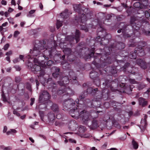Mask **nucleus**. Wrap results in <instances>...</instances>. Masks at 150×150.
<instances>
[{
  "label": "nucleus",
  "instance_id": "f257e3e1",
  "mask_svg": "<svg viewBox=\"0 0 150 150\" xmlns=\"http://www.w3.org/2000/svg\"><path fill=\"white\" fill-rule=\"evenodd\" d=\"M125 44L121 42H115L113 44H111L108 47H105L103 49H100V53H96V57L94 55L95 48L92 47L91 49L87 48H83L80 50V52L78 55L80 57L90 58L93 57L94 59H96L97 57H100V60L102 62V65L105 66L108 64H111L112 59L110 57L107 56L110 54L112 50H122L125 47Z\"/></svg>",
  "mask_w": 150,
  "mask_h": 150
},
{
  "label": "nucleus",
  "instance_id": "f03ea898",
  "mask_svg": "<svg viewBox=\"0 0 150 150\" xmlns=\"http://www.w3.org/2000/svg\"><path fill=\"white\" fill-rule=\"evenodd\" d=\"M63 108L66 110H70L71 112L74 114L75 115L82 118V120L84 123L87 124L89 120V116L90 114L88 112L84 110L80 112L79 110V106L77 105L78 107H75L76 104L75 102L73 99L70 98L64 100L62 103Z\"/></svg>",
  "mask_w": 150,
  "mask_h": 150
},
{
  "label": "nucleus",
  "instance_id": "7ed1b4c3",
  "mask_svg": "<svg viewBox=\"0 0 150 150\" xmlns=\"http://www.w3.org/2000/svg\"><path fill=\"white\" fill-rule=\"evenodd\" d=\"M130 23L132 27L133 33H135V31L138 32V31L139 30L140 32L147 36L150 35V24L146 22L145 23L146 29L142 28L140 29L141 25V22L136 20V18L132 16L130 18Z\"/></svg>",
  "mask_w": 150,
  "mask_h": 150
},
{
  "label": "nucleus",
  "instance_id": "20e7f679",
  "mask_svg": "<svg viewBox=\"0 0 150 150\" xmlns=\"http://www.w3.org/2000/svg\"><path fill=\"white\" fill-rule=\"evenodd\" d=\"M147 45L146 43L144 41H140L138 42L137 47L136 48L134 52H130L129 57V58L132 59H135L137 55L142 57L145 54L144 50V47Z\"/></svg>",
  "mask_w": 150,
  "mask_h": 150
},
{
  "label": "nucleus",
  "instance_id": "39448f33",
  "mask_svg": "<svg viewBox=\"0 0 150 150\" xmlns=\"http://www.w3.org/2000/svg\"><path fill=\"white\" fill-rule=\"evenodd\" d=\"M45 49L44 45H42L41 43L39 45L36 44L34 47L33 51L31 49L30 50V52L32 56L34 57L38 56V60H40L39 59L40 57H41L42 53V51Z\"/></svg>",
  "mask_w": 150,
  "mask_h": 150
},
{
  "label": "nucleus",
  "instance_id": "423d86ee",
  "mask_svg": "<svg viewBox=\"0 0 150 150\" xmlns=\"http://www.w3.org/2000/svg\"><path fill=\"white\" fill-rule=\"evenodd\" d=\"M113 83L111 81L107 79L105 80V82L103 83V85L105 86L102 91L103 98H108L109 97L110 92L109 91V89L108 88L112 85Z\"/></svg>",
  "mask_w": 150,
  "mask_h": 150
},
{
  "label": "nucleus",
  "instance_id": "0eeeda50",
  "mask_svg": "<svg viewBox=\"0 0 150 150\" xmlns=\"http://www.w3.org/2000/svg\"><path fill=\"white\" fill-rule=\"evenodd\" d=\"M63 69L65 70L68 71L67 73L69 74V75L71 78V77L74 75V76L71 78L73 81L74 82V83L77 82L76 77V75L74 72L71 69V65L67 62L62 61L61 63Z\"/></svg>",
  "mask_w": 150,
  "mask_h": 150
},
{
  "label": "nucleus",
  "instance_id": "6e6552de",
  "mask_svg": "<svg viewBox=\"0 0 150 150\" xmlns=\"http://www.w3.org/2000/svg\"><path fill=\"white\" fill-rule=\"evenodd\" d=\"M74 76H72L71 78L68 75V76H62L61 78H60V81H58L57 82L58 84L61 86H64V87H66V85L69 83L70 82L72 84H75L77 82L74 83V81L71 78V77H73Z\"/></svg>",
  "mask_w": 150,
  "mask_h": 150
},
{
  "label": "nucleus",
  "instance_id": "1a4fd4ad",
  "mask_svg": "<svg viewBox=\"0 0 150 150\" xmlns=\"http://www.w3.org/2000/svg\"><path fill=\"white\" fill-rule=\"evenodd\" d=\"M44 51H42V53L41 55V57L43 56L45 59L48 60L49 58H52L53 54H55L56 52V49L52 47L51 49H48L46 47Z\"/></svg>",
  "mask_w": 150,
  "mask_h": 150
},
{
  "label": "nucleus",
  "instance_id": "9d476101",
  "mask_svg": "<svg viewBox=\"0 0 150 150\" xmlns=\"http://www.w3.org/2000/svg\"><path fill=\"white\" fill-rule=\"evenodd\" d=\"M57 93L58 95L63 94V98H64L65 96L68 98L74 95V92L70 87H65L57 91Z\"/></svg>",
  "mask_w": 150,
  "mask_h": 150
},
{
  "label": "nucleus",
  "instance_id": "9b49d317",
  "mask_svg": "<svg viewBox=\"0 0 150 150\" xmlns=\"http://www.w3.org/2000/svg\"><path fill=\"white\" fill-rule=\"evenodd\" d=\"M50 98L51 96L47 91L45 90L42 91L39 96V102L42 104H45Z\"/></svg>",
  "mask_w": 150,
  "mask_h": 150
},
{
  "label": "nucleus",
  "instance_id": "f8f14e48",
  "mask_svg": "<svg viewBox=\"0 0 150 150\" xmlns=\"http://www.w3.org/2000/svg\"><path fill=\"white\" fill-rule=\"evenodd\" d=\"M80 33L79 30H76L75 37L73 35H68L66 36L65 38L66 41L71 42L72 41L75 40L76 43H77L80 40Z\"/></svg>",
  "mask_w": 150,
  "mask_h": 150
},
{
  "label": "nucleus",
  "instance_id": "ddd939ff",
  "mask_svg": "<svg viewBox=\"0 0 150 150\" xmlns=\"http://www.w3.org/2000/svg\"><path fill=\"white\" fill-rule=\"evenodd\" d=\"M92 100H90L87 99L84 100V96L83 94L80 95L79 96V98H77L76 100V102L78 104H80L82 106L83 104L84 103L85 104H90L91 105H92Z\"/></svg>",
  "mask_w": 150,
  "mask_h": 150
},
{
  "label": "nucleus",
  "instance_id": "4468645a",
  "mask_svg": "<svg viewBox=\"0 0 150 150\" xmlns=\"http://www.w3.org/2000/svg\"><path fill=\"white\" fill-rule=\"evenodd\" d=\"M64 43L61 42L59 44V46L61 48L63 49V51L64 54L69 55L67 57L68 60L70 62H73L74 60V59L70 58L71 56H69L72 52L71 49L70 48L66 47V46H65V47H64Z\"/></svg>",
  "mask_w": 150,
  "mask_h": 150
},
{
  "label": "nucleus",
  "instance_id": "2eb2a0df",
  "mask_svg": "<svg viewBox=\"0 0 150 150\" xmlns=\"http://www.w3.org/2000/svg\"><path fill=\"white\" fill-rule=\"evenodd\" d=\"M53 68L54 69V71L52 73L53 77L54 78L58 79H59L60 80V78L62 76V74L60 72L59 68L56 67H54Z\"/></svg>",
  "mask_w": 150,
  "mask_h": 150
},
{
  "label": "nucleus",
  "instance_id": "dca6fc26",
  "mask_svg": "<svg viewBox=\"0 0 150 150\" xmlns=\"http://www.w3.org/2000/svg\"><path fill=\"white\" fill-rule=\"evenodd\" d=\"M104 37L105 38H101V42L100 43V44L101 45H106L109 43V39L111 38V35L109 34L106 35Z\"/></svg>",
  "mask_w": 150,
  "mask_h": 150
},
{
  "label": "nucleus",
  "instance_id": "f3484780",
  "mask_svg": "<svg viewBox=\"0 0 150 150\" xmlns=\"http://www.w3.org/2000/svg\"><path fill=\"white\" fill-rule=\"evenodd\" d=\"M136 62L142 69H145L147 68V64L144 60L141 59H138L136 60Z\"/></svg>",
  "mask_w": 150,
  "mask_h": 150
},
{
  "label": "nucleus",
  "instance_id": "a211bd4d",
  "mask_svg": "<svg viewBox=\"0 0 150 150\" xmlns=\"http://www.w3.org/2000/svg\"><path fill=\"white\" fill-rule=\"evenodd\" d=\"M52 78H49L47 80V83L50 84L49 88H51L52 91H55L57 88V85L55 83L52 82Z\"/></svg>",
  "mask_w": 150,
  "mask_h": 150
},
{
  "label": "nucleus",
  "instance_id": "6ab92c4d",
  "mask_svg": "<svg viewBox=\"0 0 150 150\" xmlns=\"http://www.w3.org/2000/svg\"><path fill=\"white\" fill-rule=\"evenodd\" d=\"M139 105L142 107H144L147 105L148 102L145 100V99L142 97H140L138 99Z\"/></svg>",
  "mask_w": 150,
  "mask_h": 150
},
{
  "label": "nucleus",
  "instance_id": "aec40b11",
  "mask_svg": "<svg viewBox=\"0 0 150 150\" xmlns=\"http://www.w3.org/2000/svg\"><path fill=\"white\" fill-rule=\"evenodd\" d=\"M139 12H141L144 15L145 17L148 19H150V8L148 10H144L142 9H140L138 11Z\"/></svg>",
  "mask_w": 150,
  "mask_h": 150
},
{
  "label": "nucleus",
  "instance_id": "412c9836",
  "mask_svg": "<svg viewBox=\"0 0 150 150\" xmlns=\"http://www.w3.org/2000/svg\"><path fill=\"white\" fill-rule=\"evenodd\" d=\"M133 6L136 8H139L140 9H146L147 6L141 4L139 2H137L133 4Z\"/></svg>",
  "mask_w": 150,
  "mask_h": 150
},
{
  "label": "nucleus",
  "instance_id": "4be33fe9",
  "mask_svg": "<svg viewBox=\"0 0 150 150\" xmlns=\"http://www.w3.org/2000/svg\"><path fill=\"white\" fill-rule=\"evenodd\" d=\"M98 88L93 89L92 87H89L87 89V92L88 94L95 95L96 93V92L98 91Z\"/></svg>",
  "mask_w": 150,
  "mask_h": 150
},
{
  "label": "nucleus",
  "instance_id": "5701e85b",
  "mask_svg": "<svg viewBox=\"0 0 150 150\" xmlns=\"http://www.w3.org/2000/svg\"><path fill=\"white\" fill-rule=\"evenodd\" d=\"M74 8L75 11L78 12L79 14L81 13L82 11L81 5V4H75L74 5Z\"/></svg>",
  "mask_w": 150,
  "mask_h": 150
},
{
  "label": "nucleus",
  "instance_id": "b1692460",
  "mask_svg": "<svg viewBox=\"0 0 150 150\" xmlns=\"http://www.w3.org/2000/svg\"><path fill=\"white\" fill-rule=\"evenodd\" d=\"M78 21L81 23H84L87 20L86 16L84 13L81 14V16L80 17L78 20Z\"/></svg>",
  "mask_w": 150,
  "mask_h": 150
},
{
  "label": "nucleus",
  "instance_id": "393cba45",
  "mask_svg": "<svg viewBox=\"0 0 150 150\" xmlns=\"http://www.w3.org/2000/svg\"><path fill=\"white\" fill-rule=\"evenodd\" d=\"M41 70V66L35 64L33 65V67L31 69V71L35 73L36 72L40 71Z\"/></svg>",
  "mask_w": 150,
  "mask_h": 150
},
{
  "label": "nucleus",
  "instance_id": "a878e982",
  "mask_svg": "<svg viewBox=\"0 0 150 150\" xmlns=\"http://www.w3.org/2000/svg\"><path fill=\"white\" fill-rule=\"evenodd\" d=\"M48 117L50 122H53L55 119V115L52 112H50L48 114Z\"/></svg>",
  "mask_w": 150,
  "mask_h": 150
},
{
  "label": "nucleus",
  "instance_id": "bb28decb",
  "mask_svg": "<svg viewBox=\"0 0 150 150\" xmlns=\"http://www.w3.org/2000/svg\"><path fill=\"white\" fill-rule=\"evenodd\" d=\"M51 109L55 112L57 113L59 111V108L57 104L53 103L51 106Z\"/></svg>",
  "mask_w": 150,
  "mask_h": 150
},
{
  "label": "nucleus",
  "instance_id": "cd10ccee",
  "mask_svg": "<svg viewBox=\"0 0 150 150\" xmlns=\"http://www.w3.org/2000/svg\"><path fill=\"white\" fill-rule=\"evenodd\" d=\"M97 121L95 120H93L92 122V124L90 126V128L93 129H96L98 127Z\"/></svg>",
  "mask_w": 150,
  "mask_h": 150
},
{
  "label": "nucleus",
  "instance_id": "c85d7f7f",
  "mask_svg": "<svg viewBox=\"0 0 150 150\" xmlns=\"http://www.w3.org/2000/svg\"><path fill=\"white\" fill-rule=\"evenodd\" d=\"M98 74L97 72L93 71L90 73V77L93 80L98 76Z\"/></svg>",
  "mask_w": 150,
  "mask_h": 150
},
{
  "label": "nucleus",
  "instance_id": "c756f323",
  "mask_svg": "<svg viewBox=\"0 0 150 150\" xmlns=\"http://www.w3.org/2000/svg\"><path fill=\"white\" fill-rule=\"evenodd\" d=\"M68 9H65L64 11L60 13V16L64 19L67 18L69 16L68 14Z\"/></svg>",
  "mask_w": 150,
  "mask_h": 150
},
{
  "label": "nucleus",
  "instance_id": "7c9ffc66",
  "mask_svg": "<svg viewBox=\"0 0 150 150\" xmlns=\"http://www.w3.org/2000/svg\"><path fill=\"white\" fill-rule=\"evenodd\" d=\"M129 64L128 63H127L126 64H125L123 67L122 70H123V71L124 72L127 71V72L129 73H130L131 74H133V72H130L129 71H128V69L129 68V67H129Z\"/></svg>",
  "mask_w": 150,
  "mask_h": 150
},
{
  "label": "nucleus",
  "instance_id": "2f4dec72",
  "mask_svg": "<svg viewBox=\"0 0 150 150\" xmlns=\"http://www.w3.org/2000/svg\"><path fill=\"white\" fill-rule=\"evenodd\" d=\"M107 68L109 69V72L110 73L113 74L117 73V71L115 67H108Z\"/></svg>",
  "mask_w": 150,
  "mask_h": 150
},
{
  "label": "nucleus",
  "instance_id": "473e14b6",
  "mask_svg": "<svg viewBox=\"0 0 150 150\" xmlns=\"http://www.w3.org/2000/svg\"><path fill=\"white\" fill-rule=\"evenodd\" d=\"M121 31H122V33H123V36L125 38L130 37V36L129 35V34L124 33V31L122 29V28L120 29H119L118 30L117 32L118 33H121Z\"/></svg>",
  "mask_w": 150,
  "mask_h": 150
},
{
  "label": "nucleus",
  "instance_id": "72a5a7b5",
  "mask_svg": "<svg viewBox=\"0 0 150 150\" xmlns=\"http://www.w3.org/2000/svg\"><path fill=\"white\" fill-rule=\"evenodd\" d=\"M86 130L85 127L82 126L80 125L79 128V132L81 133H83L86 131Z\"/></svg>",
  "mask_w": 150,
  "mask_h": 150
},
{
  "label": "nucleus",
  "instance_id": "f704fd0d",
  "mask_svg": "<svg viewBox=\"0 0 150 150\" xmlns=\"http://www.w3.org/2000/svg\"><path fill=\"white\" fill-rule=\"evenodd\" d=\"M147 125V123L145 124V123H142V125L141 124V125H139L138 126L141 129V132H143L145 129Z\"/></svg>",
  "mask_w": 150,
  "mask_h": 150
},
{
  "label": "nucleus",
  "instance_id": "c9c22d12",
  "mask_svg": "<svg viewBox=\"0 0 150 150\" xmlns=\"http://www.w3.org/2000/svg\"><path fill=\"white\" fill-rule=\"evenodd\" d=\"M132 145L133 148L134 149H137L138 147V143L134 139H133L132 141Z\"/></svg>",
  "mask_w": 150,
  "mask_h": 150
},
{
  "label": "nucleus",
  "instance_id": "e433bc0d",
  "mask_svg": "<svg viewBox=\"0 0 150 150\" xmlns=\"http://www.w3.org/2000/svg\"><path fill=\"white\" fill-rule=\"evenodd\" d=\"M1 98L2 100L4 102H7V98L3 91L1 92Z\"/></svg>",
  "mask_w": 150,
  "mask_h": 150
},
{
  "label": "nucleus",
  "instance_id": "4c0bfd02",
  "mask_svg": "<svg viewBox=\"0 0 150 150\" xmlns=\"http://www.w3.org/2000/svg\"><path fill=\"white\" fill-rule=\"evenodd\" d=\"M62 21H60L59 20H57L56 23V26L57 29H59L60 27L62 26Z\"/></svg>",
  "mask_w": 150,
  "mask_h": 150
},
{
  "label": "nucleus",
  "instance_id": "58836bf2",
  "mask_svg": "<svg viewBox=\"0 0 150 150\" xmlns=\"http://www.w3.org/2000/svg\"><path fill=\"white\" fill-rule=\"evenodd\" d=\"M147 115H145L144 116V119H141V124H142V123H147L146 119L147 118Z\"/></svg>",
  "mask_w": 150,
  "mask_h": 150
},
{
  "label": "nucleus",
  "instance_id": "ea45409f",
  "mask_svg": "<svg viewBox=\"0 0 150 150\" xmlns=\"http://www.w3.org/2000/svg\"><path fill=\"white\" fill-rule=\"evenodd\" d=\"M40 72L39 75H38V77L39 78L40 77H43L45 75V71L44 70H41Z\"/></svg>",
  "mask_w": 150,
  "mask_h": 150
},
{
  "label": "nucleus",
  "instance_id": "a19ab883",
  "mask_svg": "<svg viewBox=\"0 0 150 150\" xmlns=\"http://www.w3.org/2000/svg\"><path fill=\"white\" fill-rule=\"evenodd\" d=\"M21 80V79L19 76H16L15 78V81L17 83H19Z\"/></svg>",
  "mask_w": 150,
  "mask_h": 150
},
{
  "label": "nucleus",
  "instance_id": "79ce46f5",
  "mask_svg": "<svg viewBox=\"0 0 150 150\" xmlns=\"http://www.w3.org/2000/svg\"><path fill=\"white\" fill-rule=\"evenodd\" d=\"M80 26L81 29L85 30L86 32H87L88 31V28L86 26L83 25H81Z\"/></svg>",
  "mask_w": 150,
  "mask_h": 150
},
{
  "label": "nucleus",
  "instance_id": "37998d69",
  "mask_svg": "<svg viewBox=\"0 0 150 150\" xmlns=\"http://www.w3.org/2000/svg\"><path fill=\"white\" fill-rule=\"evenodd\" d=\"M41 44V45H44L45 47V48L46 47V46H45L46 43V42L45 40H43L42 41H39V42L38 44L37 45H39L40 43Z\"/></svg>",
  "mask_w": 150,
  "mask_h": 150
},
{
  "label": "nucleus",
  "instance_id": "c03bdc74",
  "mask_svg": "<svg viewBox=\"0 0 150 150\" xmlns=\"http://www.w3.org/2000/svg\"><path fill=\"white\" fill-rule=\"evenodd\" d=\"M53 61L52 60H49L46 63V64L48 66H50L53 63Z\"/></svg>",
  "mask_w": 150,
  "mask_h": 150
},
{
  "label": "nucleus",
  "instance_id": "a18cd8bd",
  "mask_svg": "<svg viewBox=\"0 0 150 150\" xmlns=\"http://www.w3.org/2000/svg\"><path fill=\"white\" fill-rule=\"evenodd\" d=\"M146 86L145 84H141L139 85L138 86V89L139 90H142Z\"/></svg>",
  "mask_w": 150,
  "mask_h": 150
},
{
  "label": "nucleus",
  "instance_id": "49530a36",
  "mask_svg": "<svg viewBox=\"0 0 150 150\" xmlns=\"http://www.w3.org/2000/svg\"><path fill=\"white\" fill-rule=\"evenodd\" d=\"M33 65L32 62L30 61H28V67H30V69L31 70V69L33 67Z\"/></svg>",
  "mask_w": 150,
  "mask_h": 150
},
{
  "label": "nucleus",
  "instance_id": "de8ad7c7",
  "mask_svg": "<svg viewBox=\"0 0 150 150\" xmlns=\"http://www.w3.org/2000/svg\"><path fill=\"white\" fill-rule=\"evenodd\" d=\"M7 19L8 21L10 23H11L13 25L14 24V22L13 21V18L10 17V18H8Z\"/></svg>",
  "mask_w": 150,
  "mask_h": 150
},
{
  "label": "nucleus",
  "instance_id": "09e8293b",
  "mask_svg": "<svg viewBox=\"0 0 150 150\" xmlns=\"http://www.w3.org/2000/svg\"><path fill=\"white\" fill-rule=\"evenodd\" d=\"M110 103L108 102H106L104 103V107L106 108H107L110 106Z\"/></svg>",
  "mask_w": 150,
  "mask_h": 150
},
{
  "label": "nucleus",
  "instance_id": "8fccbe9b",
  "mask_svg": "<svg viewBox=\"0 0 150 150\" xmlns=\"http://www.w3.org/2000/svg\"><path fill=\"white\" fill-rule=\"evenodd\" d=\"M26 88L29 91H30L31 89L30 84L29 83H26Z\"/></svg>",
  "mask_w": 150,
  "mask_h": 150
},
{
  "label": "nucleus",
  "instance_id": "3c124183",
  "mask_svg": "<svg viewBox=\"0 0 150 150\" xmlns=\"http://www.w3.org/2000/svg\"><path fill=\"white\" fill-rule=\"evenodd\" d=\"M13 67L14 68L16 69V71H19L21 70L20 67L18 65H15Z\"/></svg>",
  "mask_w": 150,
  "mask_h": 150
},
{
  "label": "nucleus",
  "instance_id": "603ef678",
  "mask_svg": "<svg viewBox=\"0 0 150 150\" xmlns=\"http://www.w3.org/2000/svg\"><path fill=\"white\" fill-rule=\"evenodd\" d=\"M19 32L18 31H15L14 34L13 36L15 38H16L17 37L18 35L19 34Z\"/></svg>",
  "mask_w": 150,
  "mask_h": 150
},
{
  "label": "nucleus",
  "instance_id": "864d4df0",
  "mask_svg": "<svg viewBox=\"0 0 150 150\" xmlns=\"http://www.w3.org/2000/svg\"><path fill=\"white\" fill-rule=\"evenodd\" d=\"M9 45L8 43H7L4 46V50H7L9 47Z\"/></svg>",
  "mask_w": 150,
  "mask_h": 150
},
{
  "label": "nucleus",
  "instance_id": "5fc2aeb1",
  "mask_svg": "<svg viewBox=\"0 0 150 150\" xmlns=\"http://www.w3.org/2000/svg\"><path fill=\"white\" fill-rule=\"evenodd\" d=\"M13 112L14 114L16 115L17 116L19 117L20 116V114L15 110H14L13 111Z\"/></svg>",
  "mask_w": 150,
  "mask_h": 150
},
{
  "label": "nucleus",
  "instance_id": "6e6d98bb",
  "mask_svg": "<svg viewBox=\"0 0 150 150\" xmlns=\"http://www.w3.org/2000/svg\"><path fill=\"white\" fill-rule=\"evenodd\" d=\"M35 99L34 98H32L30 99V105L32 106L33 104L34 101H35Z\"/></svg>",
  "mask_w": 150,
  "mask_h": 150
},
{
  "label": "nucleus",
  "instance_id": "4d7b16f0",
  "mask_svg": "<svg viewBox=\"0 0 150 150\" xmlns=\"http://www.w3.org/2000/svg\"><path fill=\"white\" fill-rule=\"evenodd\" d=\"M12 52L11 50H10L8 52H6V55L7 56H9L12 54Z\"/></svg>",
  "mask_w": 150,
  "mask_h": 150
},
{
  "label": "nucleus",
  "instance_id": "13d9d810",
  "mask_svg": "<svg viewBox=\"0 0 150 150\" xmlns=\"http://www.w3.org/2000/svg\"><path fill=\"white\" fill-rule=\"evenodd\" d=\"M110 103L112 105V106H116L117 103L114 101L112 100L110 101Z\"/></svg>",
  "mask_w": 150,
  "mask_h": 150
},
{
  "label": "nucleus",
  "instance_id": "bf43d9fd",
  "mask_svg": "<svg viewBox=\"0 0 150 150\" xmlns=\"http://www.w3.org/2000/svg\"><path fill=\"white\" fill-rule=\"evenodd\" d=\"M19 61V59L18 58H16L13 60V62L14 63H16Z\"/></svg>",
  "mask_w": 150,
  "mask_h": 150
},
{
  "label": "nucleus",
  "instance_id": "052dcab7",
  "mask_svg": "<svg viewBox=\"0 0 150 150\" xmlns=\"http://www.w3.org/2000/svg\"><path fill=\"white\" fill-rule=\"evenodd\" d=\"M108 89H109V90H110L112 92L115 91V89L112 86V85L110 86Z\"/></svg>",
  "mask_w": 150,
  "mask_h": 150
},
{
  "label": "nucleus",
  "instance_id": "680f3d73",
  "mask_svg": "<svg viewBox=\"0 0 150 150\" xmlns=\"http://www.w3.org/2000/svg\"><path fill=\"white\" fill-rule=\"evenodd\" d=\"M69 141L71 143H76V141L73 139H70L69 140Z\"/></svg>",
  "mask_w": 150,
  "mask_h": 150
},
{
  "label": "nucleus",
  "instance_id": "e2e57ef3",
  "mask_svg": "<svg viewBox=\"0 0 150 150\" xmlns=\"http://www.w3.org/2000/svg\"><path fill=\"white\" fill-rule=\"evenodd\" d=\"M1 4L3 5H6L7 4L6 1L5 0H2L1 1Z\"/></svg>",
  "mask_w": 150,
  "mask_h": 150
},
{
  "label": "nucleus",
  "instance_id": "0e129e2a",
  "mask_svg": "<svg viewBox=\"0 0 150 150\" xmlns=\"http://www.w3.org/2000/svg\"><path fill=\"white\" fill-rule=\"evenodd\" d=\"M122 29L125 32L126 28L127 27V25H122Z\"/></svg>",
  "mask_w": 150,
  "mask_h": 150
},
{
  "label": "nucleus",
  "instance_id": "69168bd1",
  "mask_svg": "<svg viewBox=\"0 0 150 150\" xmlns=\"http://www.w3.org/2000/svg\"><path fill=\"white\" fill-rule=\"evenodd\" d=\"M56 118L57 119H59L62 118V115L60 114H58L56 115Z\"/></svg>",
  "mask_w": 150,
  "mask_h": 150
},
{
  "label": "nucleus",
  "instance_id": "338daca9",
  "mask_svg": "<svg viewBox=\"0 0 150 150\" xmlns=\"http://www.w3.org/2000/svg\"><path fill=\"white\" fill-rule=\"evenodd\" d=\"M35 82H36V84L37 89H38V86H39V85L40 84V83L38 82V80H37V79H35Z\"/></svg>",
  "mask_w": 150,
  "mask_h": 150
},
{
  "label": "nucleus",
  "instance_id": "774afa93",
  "mask_svg": "<svg viewBox=\"0 0 150 150\" xmlns=\"http://www.w3.org/2000/svg\"><path fill=\"white\" fill-rule=\"evenodd\" d=\"M100 36H99L97 37L95 39V40L97 42H99L100 41Z\"/></svg>",
  "mask_w": 150,
  "mask_h": 150
}]
</instances>
